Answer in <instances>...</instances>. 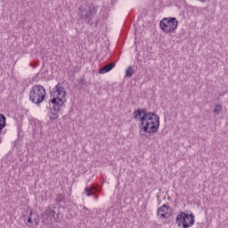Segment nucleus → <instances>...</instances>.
I'll list each match as a JSON object with an SVG mask.
<instances>
[{"mask_svg": "<svg viewBox=\"0 0 228 228\" xmlns=\"http://www.w3.org/2000/svg\"><path fill=\"white\" fill-rule=\"evenodd\" d=\"M134 118L141 123V129L148 134L159 131V116L154 112H146L145 110L138 109L134 111Z\"/></svg>", "mask_w": 228, "mask_h": 228, "instance_id": "f257e3e1", "label": "nucleus"}, {"mask_svg": "<svg viewBox=\"0 0 228 228\" xmlns=\"http://www.w3.org/2000/svg\"><path fill=\"white\" fill-rule=\"evenodd\" d=\"M51 97L50 102L53 105L54 111H60V108L67 102V91L61 84H57L51 92Z\"/></svg>", "mask_w": 228, "mask_h": 228, "instance_id": "f03ea898", "label": "nucleus"}, {"mask_svg": "<svg viewBox=\"0 0 228 228\" xmlns=\"http://www.w3.org/2000/svg\"><path fill=\"white\" fill-rule=\"evenodd\" d=\"M178 26L179 20H177V18L175 17L163 18L159 22V28L162 33H166L167 35L175 33Z\"/></svg>", "mask_w": 228, "mask_h": 228, "instance_id": "7ed1b4c3", "label": "nucleus"}, {"mask_svg": "<svg viewBox=\"0 0 228 228\" xmlns=\"http://www.w3.org/2000/svg\"><path fill=\"white\" fill-rule=\"evenodd\" d=\"M45 88L41 85H36L30 91L29 99L34 104H40L45 101Z\"/></svg>", "mask_w": 228, "mask_h": 228, "instance_id": "20e7f679", "label": "nucleus"}, {"mask_svg": "<svg viewBox=\"0 0 228 228\" xmlns=\"http://www.w3.org/2000/svg\"><path fill=\"white\" fill-rule=\"evenodd\" d=\"M176 223L183 228L192 227L195 224V216L192 213L181 212L176 216Z\"/></svg>", "mask_w": 228, "mask_h": 228, "instance_id": "39448f33", "label": "nucleus"}, {"mask_svg": "<svg viewBox=\"0 0 228 228\" xmlns=\"http://www.w3.org/2000/svg\"><path fill=\"white\" fill-rule=\"evenodd\" d=\"M157 216H159V218H170L172 216L170 206L162 205L157 211Z\"/></svg>", "mask_w": 228, "mask_h": 228, "instance_id": "423d86ee", "label": "nucleus"}, {"mask_svg": "<svg viewBox=\"0 0 228 228\" xmlns=\"http://www.w3.org/2000/svg\"><path fill=\"white\" fill-rule=\"evenodd\" d=\"M56 215V211L53 210L51 207H47L45 213L42 215L45 222H53Z\"/></svg>", "mask_w": 228, "mask_h": 228, "instance_id": "0eeeda50", "label": "nucleus"}, {"mask_svg": "<svg viewBox=\"0 0 228 228\" xmlns=\"http://www.w3.org/2000/svg\"><path fill=\"white\" fill-rule=\"evenodd\" d=\"M29 224H35L36 226L40 224V216H38V214L33 213V211L29 213V216L27 220V225H29Z\"/></svg>", "mask_w": 228, "mask_h": 228, "instance_id": "6e6552de", "label": "nucleus"}, {"mask_svg": "<svg viewBox=\"0 0 228 228\" xmlns=\"http://www.w3.org/2000/svg\"><path fill=\"white\" fill-rule=\"evenodd\" d=\"M112 69H115V62L109 63L100 69L99 74H107V72H110V70H112Z\"/></svg>", "mask_w": 228, "mask_h": 228, "instance_id": "1a4fd4ad", "label": "nucleus"}, {"mask_svg": "<svg viewBox=\"0 0 228 228\" xmlns=\"http://www.w3.org/2000/svg\"><path fill=\"white\" fill-rule=\"evenodd\" d=\"M6 127V117L0 114V134L3 133V129Z\"/></svg>", "mask_w": 228, "mask_h": 228, "instance_id": "9d476101", "label": "nucleus"}, {"mask_svg": "<svg viewBox=\"0 0 228 228\" xmlns=\"http://www.w3.org/2000/svg\"><path fill=\"white\" fill-rule=\"evenodd\" d=\"M85 191L86 193V197H90L97 191V189L94 186L87 187L85 189Z\"/></svg>", "mask_w": 228, "mask_h": 228, "instance_id": "9b49d317", "label": "nucleus"}, {"mask_svg": "<svg viewBox=\"0 0 228 228\" xmlns=\"http://www.w3.org/2000/svg\"><path fill=\"white\" fill-rule=\"evenodd\" d=\"M134 71H133V67L128 66L126 69V77H133Z\"/></svg>", "mask_w": 228, "mask_h": 228, "instance_id": "f8f14e48", "label": "nucleus"}, {"mask_svg": "<svg viewBox=\"0 0 228 228\" xmlns=\"http://www.w3.org/2000/svg\"><path fill=\"white\" fill-rule=\"evenodd\" d=\"M221 111H222V106L220 104L216 105L214 113H216V115H220Z\"/></svg>", "mask_w": 228, "mask_h": 228, "instance_id": "ddd939ff", "label": "nucleus"}, {"mask_svg": "<svg viewBox=\"0 0 228 228\" xmlns=\"http://www.w3.org/2000/svg\"><path fill=\"white\" fill-rule=\"evenodd\" d=\"M59 118L57 113H51L50 114V119L51 120H57V118Z\"/></svg>", "mask_w": 228, "mask_h": 228, "instance_id": "4468645a", "label": "nucleus"}, {"mask_svg": "<svg viewBox=\"0 0 228 228\" xmlns=\"http://www.w3.org/2000/svg\"><path fill=\"white\" fill-rule=\"evenodd\" d=\"M200 1H201V3H204V2H206L207 0H200Z\"/></svg>", "mask_w": 228, "mask_h": 228, "instance_id": "2eb2a0df", "label": "nucleus"}]
</instances>
